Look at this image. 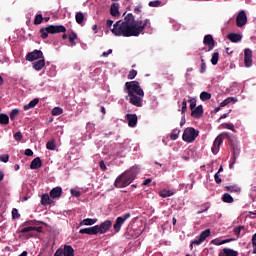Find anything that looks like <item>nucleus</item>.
Instances as JSON below:
<instances>
[{
    "instance_id": "f257e3e1",
    "label": "nucleus",
    "mask_w": 256,
    "mask_h": 256,
    "mask_svg": "<svg viewBox=\"0 0 256 256\" xmlns=\"http://www.w3.org/2000/svg\"><path fill=\"white\" fill-rule=\"evenodd\" d=\"M106 27L115 37H139L147 27H151V20H142L141 17L135 20L133 13H128L124 20H118L114 25L113 20H107Z\"/></svg>"
},
{
    "instance_id": "f03ea898",
    "label": "nucleus",
    "mask_w": 256,
    "mask_h": 256,
    "mask_svg": "<svg viewBox=\"0 0 256 256\" xmlns=\"http://www.w3.org/2000/svg\"><path fill=\"white\" fill-rule=\"evenodd\" d=\"M126 93L129 97V103L134 107H143V97L145 92L138 81H130L125 83Z\"/></svg>"
},
{
    "instance_id": "7ed1b4c3",
    "label": "nucleus",
    "mask_w": 256,
    "mask_h": 256,
    "mask_svg": "<svg viewBox=\"0 0 256 256\" xmlns=\"http://www.w3.org/2000/svg\"><path fill=\"white\" fill-rule=\"evenodd\" d=\"M137 177V169L135 167L130 168L125 171L123 174L118 176L114 182L115 187L118 189H123L125 187H129L135 178Z\"/></svg>"
},
{
    "instance_id": "20e7f679",
    "label": "nucleus",
    "mask_w": 256,
    "mask_h": 256,
    "mask_svg": "<svg viewBox=\"0 0 256 256\" xmlns=\"http://www.w3.org/2000/svg\"><path fill=\"white\" fill-rule=\"evenodd\" d=\"M67 28L63 25H48L45 28L40 29V37L41 39H47L50 35H55L57 33H66Z\"/></svg>"
},
{
    "instance_id": "39448f33",
    "label": "nucleus",
    "mask_w": 256,
    "mask_h": 256,
    "mask_svg": "<svg viewBox=\"0 0 256 256\" xmlns=\"http://www.w3.org/2000/svg\"><path fill=\"white\" fill-rule=\"evenodd\" d=\"M199 137V130L193 127H188L184 130L182 139L185 143H193Z\"/></svg>"
},
{
    "instance_id": "423d86ee",
    "label": "nucleus",
    "mask_w": 256,
    "mask_h": 256,
    "mask_svg": "<svg viewBox=\"0 0 256 256\" xmlns=\"http://www.w3.org/2000/svg\"><path fill=\"white\" fill-rule=\"evenodd\" d=\"M20 233H27L25 239H31V237H37V233H43V226H27L22 228Z\"/></svg>"
},
{
    "instance_id": "0eeeda50",
    "label": "nucleus",
    "mask_w": 256,
    "mask_h": 256,
    "mask_svg": "<svg viewBox=\"0 0 256 256\" xmlns=\"http://www.w3.org/2000/svg\"><path fill=\"white\" fill-rule=\"evenodd\" d=\"M54 256H75V250L71 245H64V248H58Z\"/></svg>"
},
{
    "instance_id": "6e6552de",
    "label": "nucleus",
    "mask_w": 256,
    "mask_h": 256,
    "mask_svg": "<svg viewBox=\"0 0 256 256\" xmlns=\"http://www.w3.org/2000/svg\"><path fill=\"white\" fill-rule=\"evenodd\" d=\"M127 219H131V213L129 212L116 219V222L113 225L115 233H119V231H121V227H123V224Z\"/></svg>"
},
{
    "instance_id": "1a4fd4ad",
    "label": "nucleus",
    "mask_w": 256,
    "mask_h": 256,
    "mask_svg": "<svg viewBox=\"0 0 256 256\" xmlns=\"http://www.w3.org/2000/svg\"><path fill=\"white\" fill-rule=\"evenodd\" d=\"M211 235V229H206L200 233L197 239L191 242L190 244V249H193V245H201Z\"/></svg>"
},
{
    "instance_id": "9d476101",
    "label": "nucleus",
    "mask_w": 256,
    "mask_h": 256,
    "mask_svg": "<svg viewBox=\"0 0 256 256\" xmlns=\"http://www.w3.org/2000/svg\"><path fill=\"white\" fill-rule=\"evenodd\" d=\"M113 225V222L111 220H106L102 222L100 225H96L97 233L100 235H105L107 231L111 229V226Z\"/></svg>"
},
{
    "instance_id": "9b49d317",
    "label": "nucleus",
    "mask_w": 256,
    "mask_h": 256,
    "mask_svg": "<svg viewBox=\"0 0 256 256\" xmlns=\"http://www.w3.org/2000/svg\"><path fill=\"white\" fill-rule=\"evenodd\" d=\"M237 27H245L247 25V13L245 10H241L236 17Z\"/></svg>"
},
{
    "instance_id": "f8f14e48",
    "label": "nucleus",
    "mask_w": 256,
    "mask_h": 256,
    "mask_svg": "<svg viewBox=\"0 0 256 256\" xmlns=\"http://www.w3.org/2000/svg\"><path fill=\"white\" fill-rule=\"evenodd\" d=\"M244 65L245 67H251L253 65V51L249 48L244 50Z\"/></svg>"
},
{
    "instance_id": "ddd939ff",
    "label": "nucleus",
    "mask_w": 256,
    "mask_h": 256,
    "mask_svg": "<svg viewBox=\"0 0 256 256\" xmlns=\"http://www.w3.org/2000/svg\"><path fill=\"white\" fill-rule=\"evenodd\" d=\"M37 59H43V51L34 50L26 55V61H37Z\"/></svg>"
},
{
    "instance_id": "4468645a",
    "label": "nucleus",
    "mask_w": 256,
    "mask_h": 256,
    "mask_svg": "<svg viewBox=\"0 0 256 256\" xmlns=\"http://www.w3.org/2000/svg\"><path fill=\"white\" fill-rule=\"evenodd\" d=\"M203 43L208 47V51H213L215 48V39H213L211 34L204 36Z\"/></svg>"
},
{
    "instance_id": "2eb2a0df",
    "label": "nucleus",
    "mask_w": 256,
    "mask_h": 256,
    "mask_svg": "<svg viewBox=\"0 0 256 256\" xmlns=\"http://www.w3.org/2000/svg\"><path fill=\"white\" fill-rule=\"evenodd\" d=\"M223 143V139L221 136H217L214 140L213 146L211 148V151L214 155H217L219 153V149L221 147V144Z\"/></svg>"
},
{
    "instance_id": "dca6fc26",
    "label": "nucleus",
    "mask_w": 256,
    "mask_h": 256,
    "mask_svg": "<svg viewBox=\"0 0 256 256\" xmlns=\"http://www.w3.org/2000/svg\"><path fill=\"white\" fill-rule=\"evenodd\" d=\"M232 163L229 165L230 169H233V165L237 163V158L239 157V154L241 153V149L238 146L232 145Z\"/></svg>"
},
{
    "instance_id": "f3484780",
    "label": "nucleus",
    "mask_w": 256,
    "mask_h": 256,
    "mask_svg": "<svg viewBox=\"0 0 256 256\" xmlns=\"http://www.w3.org/2000/svg\"><path fill=\"white\" fill-rule=\"evenodd\" d=\"M79 233L81 235H99L97 232V226H92L89 228H82V229H80Z\"/></svg>"
},
{
    "instance_id": "a211bd4d",
    "label": "nucleus",
    "mask_w": 256,
    "mask_h": 256,
    "mask_svg": "<svg viewBox=\"0 0 256 256\" xmlns=\"http://www.w3.org/2000/svg\"><path fill=\"white\" fill-rule=\"evenodd\" d=\"M191 117H194V119H201V117H203V105H199L191 110Z\"/></svg>"
},
{
    "instance_id": "6ab92c4d",
    "label": "nucleus",
    "mask_w": 256,
    "mask_h": 256,
    "mask_svg": "<svg viewBox=\"0 0 256 256\" xmlns=\"http://www.w3.org/2000/svg\"><path fill=\"white\" fill-rule=\"evenodd\" d=\"M63 195V189L61 187H55L50 191L51 199H59Z\"/></svg>"
},
{
    "instance_id": "aec40b11",
    "label": "nucleus",
    "mask_w": 256,
    "mask_h": 256,
    "mask_svg": "<svg viewBox=\"0 0 256 256\" xmlns=\"http://www.w3.org/2000/svg\"><path fill=\"white\" fill-rule=\"evenodd\" d=\"M218 256H239V252L230 248H223Z\"/></svg>"
},
{
    "instance_id": "412c9836",
    "label": "nucleus",
    "mask_w": 256,
    "mask_h": 256,
    "mask_svg": "<svg viewBox=\"0 0 256 256\" xmlns=\"http://www.w3.org/2000/svg\"><path fill=\"white\" fill-rule=\"evenodd\" d=\"M43 167V161H41L40 157H36L32 160L30 164V169L35 170V169H41Z\"/></svg>"
},
{
    "instance_id": "4be33fe9",
    "label": "nucleus",
    "mask_w": 256,
    "mask_h": 256,
    "mask_svg": "<svg viewBox=\"0 0 256 256\" xmlns=\"http://www.w3.org/2000/svg\"><path fill=\"white\" fill-rule=\"evenodd\" d=\"M126 119L128 121V125L130 127H136L137 126V114H127Z\"/></svg>"
},
{
    "instance_id": "5701e85b",
    "label": "nucleus",
    "mask_w": 256,
    "mask_h": 256,
    "mask_svg": "<svg viewBox=\"0 0 256 256\" xmlns=\"http://www.w3.org/2000/svg\"><path fill=\"white\" fill-rule=\"evenodd\" d=\"M227 39H229V41H231L232 43H239V41L243 39V36L237 33H229L227 35Z\"/></svg>"
},
{
    "instance_id": "b1692460",
    "label": "nucleus",
    "mask_w": 256,
    "mask_h": 256,
    "mask_svg": "<svg viewBox=\"0 0 256 256\" xmlns=\"http://www.w3.org/2000/svg\"><path fill=\"white\" fill-rule=\"evenodd\" d=\"M52 203H54L53 199H51V195L50 194H43L41 197V205H44V207H46V205H52Z\"/></svg>"
},
{
    "instance_id": "393cba45",
    "label": "nucleus",
    "mask_w": 256,
    "mask_h": 256,
    "mask_svg": "<svg viewBox=\"0 0 256 256\" xmlns=\"http://www.w3.org/2000/svg\"><path fill=\"white\" fill-rule=\"evenodd\" d=\"M43 67H45V58H41L33 63V69H35V71H41Z\"/></svg>"
},
{
    "instance_id": "a878e982",
    "label": "nucleus",
    "mask_w": 256,
    "mask_h": 256,
    "mask_svg": "<svg viewBox=\"0 0 256 256\" xmlns=\"http://www.w3.org/2000/svg\"><path fill=\"white\" fill-rule=\"evenodd\" d=\"M110 15L112 17H119V4L118 3H113L110 7Z\"/></svg>"
},
{
    "instance_id": "bb28decb",
    "label": "nucleus",
    "mask_w": 256,
    "mask_h": 256,
    "mask_svg": "<svg viewBox=\"0 0 256 256\" xmlns=\"http://www.w3.org/2000/svg\"><path fill=\"white\" fill-rule=\"evenodd\" d=\"M97 223V218H86L82 220L79 224L80 227H83V225L89 226V225H95Z\"/></svg>"
},
{
    "instance_id": "cd10ccee",
    "label": "nucleus",
    "mask_w": 256,
    "mask_h": 256,
    "mask_svg": "<svg viewBox=\"0 0 256 256\" xmlns=\"http://www.w3.org/2000/svg\"><path fill=\"white\" fill-rule=\"evenodd\" d=\"M37 105H39V98H35L29 104L24 105V111H29V109H33Z\"/></svg>"
},
{
    "instance_id": "c85d7f7f",
    "label": "nucleus",
    "mask_w": 256,
    "mask_h": 256,
    "mask_svg": "<svg viewBox=\"0 0 256 256\" xmlns=\"http://www.w3.org/2000/svg\"><path fill=\"white\" fill-rule=\"evenodd\" d=\"M225 191L229 193H241V188L237 185L225 186Z\"/></svg>"
},
{
    "instance_id": "c756f323",
    "label": "nucleus",
    "mask_w": 256,
    "mask_h": 256,
    "mask_svg": "<svg viewBox=\"0 0 256 256\" xmlns=\"http://www.w3.org/2000/svg\"><path fill=\"white\" fill-rule=\"evenodd\" d=\"M229 103H237V98L235 97H228L224 101L220 103V107H227Z\"/></svg>"
},
{
    "instance_id": "7c9ffc66",
    "label": "nucleus",
    "mask_w": 256,
    "mask_h": 256,
    "mask_svg": "<svg viewBox=\"0 0 256 256\" xmlns=\"http://www.w3.org/2000/svg\"><path fill=\"white\" fill-rule=\"evenodd\" d=\"M160 197H162L163 199H167V197H171L173 195H175V191L173 190H162L159 193Z\"/></svg>"
},
{
    "instance_id": "2f4dec72",
    "label": "nucleus",
    "mask_w": 256,
    "mask_h": 256,
    "mask_svg": "<svg viewBox=\"0 0 256 256\" xmlns=\"http://www.w3.org/2000/svg\"><path fill=\"white\" fill-rule=\"evenodd\" d=\"M75 20L78 25H83V22L85 21V15H83V12H77L75 15Z\"/></svg>"
},
{
    "instance_id": "473e14b6",
    "label": "nucleus",
    "mask_w": 256,
    "mask_h": 256,
    "mask_svg": "<svg viewBox=\"0 0 256 256\" xmlns=\"http://www.w3.org/2000/svg\"><path fill=\"white\" fill-rule=\"evenodd\" d=\"M68 39H69L70 44H71L72 47H75V45H77V43L75 42V39H77V33L71 32L68 35Z\"/></svg>"
},
{
    "instance_id": "72a5a7b5",
    "label": "nucleus",
    "mask_w": 256,
    "mask_h": 256,
    "mask_svg": "<svg viewBox=\"0 0 256 256\" xmlns=\"http://www.w3.org/2000/svg\"><path fill=\"white\" fill-rule=\"evenodd\" d=\"M0 125H9V116L7 114H0Z\"/></svg>"
},
{
    "instance_id": "f704fd0d",
    "label": "nucleus",
    "mask_w": 256,
    "mask_h": 256,
    "mask_svg": "<svg viewBox=\"0 0 256 256\" xmlns=\"http://www.w3.org/2000/svg\"><path fill=\"white\" fill-rule=\"evenodd\" d=\"M181 133V130L178 129H174L172 131V133L170 134V139L172 141H177V139H179V134Z\"/></svg>"
},
{
    "instance_id": "c9c22d12",
    "label": "nucleus",
    "mask_w": 256,
    "mask_h": 256,
    "mask_svg": "<svg viewBox=\"0 0 256 256\" xmlns=\"http://www.w3.org/2000/svg\"><path fill=\"white\" fill-rule=\"evenodd\" d=\"M222 201L224 203H233L234 199H233V197L229 193H225L222 196Z\"/></svg>"
},
{
    "instance_id": "e433bc0d",
    "label": "nucleus",
    "mask_w": 256,
    "mask_h": 256,
    "mask_svg": "<svg viewBox=\"0 0 256 256\" xmlns=\"http://www.w3.org/2000/svg\"><path fill=\"white\" fill-rule=\"evenodd\" d=\"M222 129H229L230 131H233V133H236L235 125L233 123H223L221 124Z\"/></svg>"
},
{
    "instance_id": "4c0bfd02",
    "label": "nucleus",
    "mask_w": 256,
    "mask_h": 256,
    "mask_svg": "<svg viewBox=\"0 0 256 256\" xmlns=\"http://www.w3.org/2000/svg\"><path fill=\"white\" fill-rule=\"evenodd\" d=\"M46 148L49 150V151H55V149H57V145H55V141H48L46 143Z\"/></svg>"
},
{
    "instance_id": "58836bf2",
    "label": "nucleus",
    "mask_w": 256,
    "mask_h": 256,
    "mask_svg": "<svg viewBox=\"0 0 256 256\" xmlns=\"http://www.w3.org/2000/svg\"><path fill=\"white\" fill-rule=\"evenodd\" d=\"M200 99H201V101H209V99H211V93H209V92H202L201 94H200Z\"/></svg>"
},
{
    "instance_id": "ea45409f",
    "label": "nucleus",
    "mask_w": 256,
    "mask_h": 256,
    "mask_svg": "<svg viewBox=\"0 0 256 256\" xmlns=\"http://www.w3.org/2000/svg\"><path fill=\"white\" fill-rule=\"evenodd\" d=\"M43 15L42 14H37L34 18V25H41L43 23Z\"/></svg>"
},
{
    "instance_id": "a19ab883",
    "label": "nucleus",
    "mask_w": 256,
    "mask_h": 256,
    "mask_svg": "<svg viewBox=\"0 0 256 256\" xmlns=\"http://www.w3.org/2000/svg\"><path fill=\"white\" fill-rule=\"evenodd\" d=\"M243 229H245V226H238L233 229V233H234V235H236L237 239H239V237L241 235V231H243Z\"/></svg>"
},
{
    "instance_id": "79ce46f5",
    "label": "nucleus",
    "mask_w": 256,
    "mask_h": 256,
    "mask_svg": "<svg viewBox=\"0 0 256 256\" xmlns=\"http://www.w3.org/2000/svg\"><path fill=\"white\" fill-rule=\"evenodd\" d=\"M212 65H217L219 63V52H214L211 58Z\"/></svg>"
},
{
    "instance_id": "37998d69",
    "label": "nucleus",
    "mask_w": 256,
    "mask_h": 256,
    "mask_svg": "<svg viewBox=\"0 0 256 256\" xmlns=\"http://www.w3.org/2000/svg\"><path fill=\"white\" fill-rule=\"evenodd\" d=\"M52 115L57 116V115H63V108L61 107H55L52 109Z\"/></svg>"
},
{
    "instance_id": "c03bdc74",
    "label": "nucleus",
    "mask_w": 256,
    "mask_h": 256,
    "mask_svg": "<svg viewBox=\"0 0 256 256\" xmlns=\"http://www.w3.org/2000/svg\"><path fill=\"white\" fill-rule=\"evenodd\" d=\"M189 103H190V109H191V111L193 110V109H195V107H197V99L196 98H189Z\"/></svg>"
},
{
    "instance_id": "a18cd8bd",
    "label": "nucleus",
    "mask_w": 256,
    "mask_h": 256,
    "mask_svg": "<svg viewBox=\"0 0 256 256\" xmlns=\"http://www.w3.org/2000/svg\"><path fill=\"white\" fill-rule=\"evenodd\" d=\"M17 115H19V110L18 109H13L10 112V119H11V121H15V117H17Z\"/></svg>"
},
{
    "instance_id": "49530a36",
    "label": "nucleus",
    "mask_w": 256,
    "mask_h": 256,
    "mask_svg": "<svg viewBox=\"0 0 256 256\" xmlns=\"http://www.w3.org/2000/svg\"><path fill=\"white\" fill-rule=\"evenodd\" d=\"M21 217V214H19V210L17 208L12 209V219H19Z\"/></svg>"
},
{
    "instance_id": "de8ad7c7",
    "label": "nucleus",
    "mask_w": 256,
    "mask_h": 256,
    "mask_svg": "<svg viewBox=\"0 0 256 256\" xmlns=\"http://www.w3.org/2000/svg\"><path fill=\"white\" fill-rule=\"evenodd\" d=\"M127 77L130 80L135 79V77H137V70H135V69L130 70Z\"/></svg>"
},
{
    "instance_id": "09e8293b",
    "label": "nucleus",
    "mask_w": 256,
    "mask_h": 256,
    "mask_svg": "<svg viewBox=\"0 0 256 256\" xmlns=\"http://www.w3.org/2000/svg\"><path fill=\"white\" fill-rule=\"evenodd\" d=\"M0 161L2 163H9V154L0 155Z\"/></svg>"
},
{
    "instance_id": "8fccbe9b",
    "label": "nucleus",
    "mask_w": 256,
    "mask_h": 256,
    "mask_svg": "<svg viewBox=\"0 0 256 256\" xmlns=\"http://www.w3.org/2000/svg\"><path fill=\"white\" fill-rule=\"evenodd\" d=\"M14 139H15V141H22V140H23V133H21V132H16V133L14 134Z\"/></svg>"
},
{
    "instance_id": "3c124183",
    "label": "nucleus",
    "mask_w": 256,
    "mask_h": 256,
    "mask_svg": "<svg viewBox=\"0 0 256 256\" xmlns=\"http://www.w3.org/2000/svg\"><path fill=\"white\" fill-rule=\"evenodd\" d=\"M148 5H149V7H159V5H161V1H159V0L150 1Z\"/></svg>"
},
{
    "instance_id": "603ef678",
    "label": "nucleus",
    "mask_w": 256,
    "mask_h": 256,
    "mask_svg": "<svg viewBox=\"0 0 256 256\" xmlns=\"http://www.w3.org/2000/svg\"><path fill=\"white\" fill-rule=\"evenodd\" d=\"M70 193L72 195V197H81V192L75 189H71Z\"/></svg>"
},
{
    "instance_id": "864d4df0",
    "label": "nucleus",
    "mask_w": 256,
    "mask_h": 256,
    "mask_svg": "<svg viewBox=\"0 0 256 256\" xmlns=\"http://www.w3.org/2000/svg\"><path fill=\"white\" fill-rule=\"evenodd\" d=\"M212 245H223V240L216 238L211 241Z\"/></svg>"
},
{
    "instance_id": "5fc2aeb1",
    "label": "nucleus",
    "mask_w": 256,
    "mask_h": 256,
    "mask_svg": "<svg viewBox=\"0 0 256 256\" xmlns=\"http://www.w3.org/2000/svg\"><path fill=\"white\" fill-rule=\"evenodd\" d=\"M99 167H100L101 171H107V166L105 165V161L101 160L99 162Z\"/></svg>"
},
{
    "instance_id": "6e6d98bb",
    "label": "nucleus",
    "mask_w": 256,
    "mask_h": 256,
    "mask_svg": "<svg viewBox=\"0 0 256 256\" xmlns=\"http://www.w3.org/2000/svg\"><path fill=\"white\" fill-rule=\"evenodd\" d=\"M214 180L217 183V185H221L222 180H221V177L219 176V173H216L214 175Z\"/></svg>"
},
{
    "instance_id": "4d7b16f0",
    "label": "nucleus",
    "mask_w": 256,
    "mask_h": 256,
    "mask_svg": "<svg viewBox=\"0 0 256 256\" xmlns=\"http://www.w3.org/2000/svg\"><path fill=\"white\" fill-rule=\"evenodd\" d=\"M219 136L222 137V142H223V139H231V136L229 135V132H223L221 133Z\"/></svg>"
},
{
    "instance_id": "13d9d810",
    "label": "nucleus",
    "mask_w": 256,
    "mask_h": 256,
    "mask_svg": "<svg viewBox=\"0 0 256 256\" xmlns=\"http://www.w3.org/2000/svg\"><path fill=\"white\" fill-rule=\"evenodd\" d=\"M229 113H231V110H229L227 113L223 114V115L217 120V123H221V119H227V117H229Z\"/></svg>"
},
{
    "instance_id": "bf43d9fd",
    "label": "nucleus",
    "mask_w": 256,
    "mask_h": 256,
    "mask_svg": "<svg viewBox=\"0 0 256 256\" xmlns=\"http://www.w3.org/2000/svg\"><path fill=\"white\" fill-rule=\"evenodd\" d=\"M24 155H26V157H33V150L26 149Z\"/></svg>"
},
{
    "instance_id": "052dcab7",
    "label": "nucleus",
    "mask_w": 256,
    "mask_h": 256,
    "mask_svg": "<svg viewBox=\"0 0 256 256\" xmlns=\"http://www.w3.org/2000/svg\"><path fill=\"white\" fill-rule=\"evenodd\" d=\"M206 69H207V64L200 65V73H205Z\"/></svg>"
},
{
    "instance_id": "680f3d73",
    "label": "nucleus",
    "mask_w": 256,
    "mask_h": 256,
    "mask_svg": "<svg viewBox=\"0 0 256 256\" xmlns=\"http://www.w3.org/2000/svg\"><path fill=\"white\" fill-rule=\"evenodd\" d=\"M111 53H113V50L109 49L107 52L102 53V57H109V55H111Z\"/></svg>"
},
{
    "instance_id": "e2e57ef3",
    "label": "nucleus",
    "mask_w": 256,
    "mask_h": 256,
    "mask_svg": "<svg viewBox=\"0 0 256 256\" xmlns=\"http://www.w3.org/2000/svg\"><path fill=\"white\" fill-rule=\"evenodd\" d=\"M36 224H37V221L35 220H30L24 223V225H36Z\"/></svg>"
},
{
    "instance_id": "0e129e2a",
    "label": "nucleus",
    "mask_w": 256,
    "mask_h": 256,
    "mask_svg": "<svg viewBox=\"0 0 256 256\" xmlns=\"http://www.w3.org/2000/svg\"><path fill=\"white\" fill-rule=\"evenodd\" d=\"M231 241H235V238L222 240V244L225 245V243H231Z\"/></svg>"
},
{
    "instance_id": "69168bd1",
    "label": "nucleus",
    "mask_w": 256,
    "mask_h": 256,
    "mask_svg": "<svg viewBox=\"0 0 256 256\" xmlns=\"http://www.w3.org/2000/svg\"><path fill=\"white\" fill-rule=\"evenodd\" d=\"M151 178H147L144 182H143V184L142 185H145V186H147V185H151Z\"/></svg>"
},
{
    "instance_id": "338daca9",
    "label": "nucleus",
    "mask_w": 256,
    "mask_h": 256,
    "mask_svg": "<svg viewBox=\"0 0 256 256\" xmlns=\"http://www.w3.org/2000/svg\"><path fill=\"white\" fill-rule=\"evenodd\" d=\"M134 13H136V15H139V13H141V6H137V7L134 9Z\"/></svg>"
},
{
    "instance_id": "774afa93",
    "label": "nucleus",
    "mask_w": 256,
    "mask_h": 256,
    "mask_svg": "<svg viewBox=\"0 0 256 256\" xmlns=\"http://www.w3.org/2000/svg\"><path fill=\"white\" fill-rule=\"evenodd\" d=\"M186 120H185V115H182V119L180 121V127H183V125H185Z\"/></svg>"
}]
</instances>
